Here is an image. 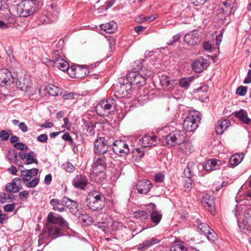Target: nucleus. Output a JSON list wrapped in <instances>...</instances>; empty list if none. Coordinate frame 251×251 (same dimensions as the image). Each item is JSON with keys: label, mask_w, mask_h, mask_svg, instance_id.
<instances>
[{"label": "nucleus", "mask_w": 251, "mask_h": 251, "mask_svg": "<svg viewBox=\"0 0 251 251\" xmlns=\"http://www.w3.org/2000/svg\"><path fill=\"white\" fill-rule=\"evenodd\" d=\"M191 80L187 78H181L179 81V85L181 87L187 88L190 84Z\"/></svg>", "instance_id": "nucleus-44"}, {"label": "nucleus", "mask_w": 251, "mask_h": 251, "mask_svg": "<svg viewBox=\"0 0 251 251\" xmlns=\"http://www.w3.org/2000/svg\"><path fill=\"white\" fill-rule=\"evenodd\" d=\"M61 51L58 50H54L52 53V60L54 61L53 62L58 60L60 61L61 59H63L60 57V53Z\"/></svg>", "instance_id": "nucleus-52"}, {"label": "nucleus", "mask_w": 251, "mask_h": 251, "mask_svg": "<svg viewBox=\"0 0 251 251\" xmlns=\"http://www.w3.org/2000/svg\"><path fill=\"white\" fill-rule=\"evenodd\" d=\"M17 156L18 153L14 149L10 150L7 154V157L11 163H16L18 161Z\"/></svg>", "instance_id": "nucleus-35"}, {"label": "nucleus", "mask_w": 251, "mask_h": 251, "mask_svg": "<svg viewBox=\"0 0 251 251\" xmlns=\"http://www.w3.org/2000/svg\"><path fill=\"white\" fill-rule=\"evenodd\" d=\"M87 136H93L95 135V129L92 125L88 124L85 125Z\"/></svg>", "instance_id": "nucleus-48"}, {"label": "nucleus", "mask_w": 251, "mask_h": 251, "mask_svg": "<svg viewBox=\"0 0 251 251\" xmlns=\"http://www.w3.org/2000/svg\"><path fill=\"white\" fill-rule=\"evenodd\" d=\"M133 153L136 156V159H141L145 154L144 151L141 150L139 148H136L132 151Z\"/></svg>", "instance_id": "nucleus-51"}, {"label": "nucleus", "mask_w": 251, "mask_h": 251, "mask_svg": "<svg viewBox=\"0 0 251 251\" xmlns=\"http://www.w3.org/2000/svg\"><path fill=\"white\" fill-rule=\"evenodd\" d=\"M127 78L131 83L132 86H136L137 87L139 88L146 83L145 76H144L140 73L130 72L127 75Z\"/></svg>", "instance_id": "nucleus-10"}, {"label": "nucleus", "mask_w": 251, "mask_h": 251, "mask_svg": "<svg viewBox=\"0 0 251 251\" xmlns=\"http://www.w3.org/2000/svg\"><path fill=\"white\" fill-rule=\"evenodd\" d=\"M222 7L224 9L226 12L228 14V15L232 12L234 13L235 9L234 0H226V1L224 2L223 6H222Z\"/></svg>", "instance_id": "nucleus-29"}, {"label": "nucleus", "mask_w": 251, "mask_h": 251, "mask_svg": "<svg viewBox=\"0 0 251 251\" xmlns=\"http://www.w3.org/2000/svg\"><path fill=\"white\" fill-rule=\"evenodd\" d=\"M234 117L239 119L243 123L247 125L251 124V119L248 117V113L244 109H241L234 112Z\"/></svg>", "instance_id": "nucleus-21"}, {"label": "nucleus", "mask_w": 251, "mask_h": 251, "mask_svg": "<svg viewBox=\"0 0 251 251\" xmlns=\"http://www.w3.org/2000/svg\"><path fill=\"white\" fill-rule=\"evenodd\" d=\"M87 207L93 211L101 210L105 205V198L103 194L96 191L90 192L86 199Z\"/></svg>", "instance_id": "nucleus-2"}, {"label": "nucleus", "mask_w": 251, "mask_h": 251, "mask_svg": "<svg viewBox=\"0 0 251 251\" xmlns=\"http://www.w3.org/2000/svg\"><path fill=\"white\" fill-rule=\"evenodd\" d=\"M19 155L22 160L25 159V164L29 165L32 163L38 164V161L37 159L35 157L36 156V153L31 151L29 152H24L20 151L19 153Z\"/></svg>", "instance_id": "nucleus-18"}, {"label": "nucleus", "mask_w": 251, "mask_h": 251, "mask_svg": "<svg viewBox=\"0 0 251 251\" xmlns=\"http://www.w3.org/2000/svg\"><path fill=\"white\" fill-rule=\"evenodd\" d=\"M247 88L245 86H240L236 90V94L240 96H244L246 95Z\"/></svg>", "instance_id": "nucleus-49"}, {"label": "nucleus", "mask_w": 251, "mask_h": 251, "mask_svg": "<svg viewBox=\"0 0 251 251\" xmlns=\"http://www.w3.org/2000/svg\"><path fill=\"white\" fill-rule=\"evenodd\" d=\"M160 83L162 86L167 87L170 84V82L168 78L166 76H162L160 79Z\"/></svg>", "instance_id": "nucleus-62"}, {"label": "nucleus", "mask_w": 251, "mask_h": 251, "mask_svg": "<svg viewBox=\"0 0 251 251\" xmlns=\"http://www.w3.org/2000/svg\"><path fill=\"white\" fill-rule=\"evenodd\" d=\"M100 26L101 30L108 33H113L117 29V24L114 21L101 24Z\"/></svg>", "instance_id": "nucleus-28"}, {"label": "nucleus", "mask_w": 251, "mask_h": 251, "mask_svg": "<svg viewBox=\"0 0 251 251\" xmlns=\"http://www.w3.org/2000/svg\"><path fill=\"white\" fill-rule=\"evenodd\" d=\"M230 122L229 120L225 119L219 120L217 124L215 129L217 134H222L224 130L230 126Z\"/></svg>", "instance_id": "nucleus-24"}, {"label": "nucleus", "mask_w": 251, "mask_h": 251, "mask_svg": "<svg viewBox=\"0 0 251 251\" xmlns=\"http://www.w3.org/2000/svg\"><path fill=\"white\" fill-rule=\"evenodd\" d=\"M39 182V179L36 177L31 181H29L28 183L26 184L25 186L28 188H33L38 184Z\"/></svg>", "instance_id": "nucleus-53"}, {"label": "nucleus", "mask_w": 251, "mask_h": 251, "mask_svg": "<svg viewBox=\"0 0 251 251\" xmlns=\"http://www.w3.org/2000/svg\"><path fill=\"white\" fill-rule=\"evenodd\" d=\"M21 175L23 177V180L25 182H29L31 179V176L26 173L25 170H23L21 172Z\"/></svg>", "instance_id": "nucleus-54"}, {"label": "nucleus", "mask_w": 251, "mask_h": 251, "mask_svg": "<svg viewBox=\"0 0 251 251\" xmlns=\"http://www.w3.org/2000/svg\"><path fill=\"white\" fill-rule=\"evenodd\" d=\"M21 189L18 185L14 182L7 183L5 186V190L7 192L10 193H16Z\"/></svg>", "instance_id": "nucleus-34"}, {"label": "nucleus", "mask_w": 251, "mask_h": 251, "mask_svg": "<svg viewBox=\"0 0 251 251\" xmlns=\"http://www.w3.org/2000/svg\"><path fill=\"white\" fill-rule=\"evenodd\" d=\"M72 184L75 188L82 190L87 185L88 179L85 176L77 175L74 178Z\"/></svg>", "instance_id": "nucleus-19"}, {"label": "nucleus", "mask_w": 251, "mask_h": 251, "mask_svg": "<svg viewBox=\"0 0 251 251\" xmlns=\"http://www.w3.org/2000/svg\"><path fill=\"white\" fill-rule=\"evenodd\" d=\"M149 240H146L144 241L142 244H140L138 245V249L139 250H145L146 249L150 247L151 245H150Z\"/></svg>", "instance_id": "nucleus-59"}, {"label": "nucleus", "mask_w": 251, "mask_h": 251, "mask_svg": "<svg viewBox=\"0 0 251 251\" xmlns=\"http://www.w3.org/2000/svg\"><path fill=\"white\" fill-rule=\"evenodd\" d=\"M175 137L173 131L166 136L165 140L168 146H173L176 145L175 140Z\"/></svg>", "instance_id": "nucleus-36"}, {"label": "nucleus", "mask_w": 251, "mask_h": 251, "mask_svg": "<svg viewBox=\"0 0 251 251\" xmlns=\"http://www.w3.org/2000/svg\"><path fill=\"white\" fill-rule=\"evenodd\" d=\"M116 105V100L113 98L103 100L98 103L96 111L100 116H107L114 111Z\"/></svg>", "instance_id": "nucleus-3"}, {"label": "nucleus", "mask_w": 251, "mask_h": 251, "mask_svg": "<svg viewBox=\"0 0 251 251\" xmlns=\"http://www.w3.org/2000/svg\"><path fill=\"white\" fill-rule=\"evenodd\" d=\"M10 135L8 131L5 130H0V139L2 141L8 140L9 138ZM1 145V141H0V147Z\"/></svg>", "instance_id": "nucleus-45"}, {"label": "nucleus", "mask_w": 251, "mask_h": 251, "mask_svg": "<svg viewBox=\"0 0 251 251\" xmlns=\"http://www.w3.org/2000/svg\"><path fill=\"white\" fill-rule=\"evenodd\" d=\"M61 203L64 206L69 208L70 212L75 215L78 216L80 211L78 203L76 201H72L66 197H64L61 201Z\"/></svg>", "instance_id": "nucleus-13"}, {"label": "nucleus", "mask_w": 251, "mask_h": 251, "mask_svg": "<svg viewBox=\"0 0 251 251\" xmlns=\"http://www.w3.org/2000/svg\"><path fill=\"white\" fill-rule=\"evenodd\" d=\"M186 248L183 244L180 243L175 245L170 248V251H186Z\"/></svg>", "instance_id": "nucleus-43"}, {"label": "nucleus", "mask_w": 251, "mask_h": 251, "mask_svg": "<svg viewBox=\"0 0 251 251\" xmlns=\"http://www.w3.org/2000/svg\"><path fill=\"white\" fill-rule=\"evenodd\" d=\"M14 78L11 73L6 69H2L0 71V85L5 86L8 83L13 82Z\"/></svg>", "instance_id": "nucleus-17"}, {"label": "nucleus", "mask_w": 251, "mask_h": 251, "mask_svg": "<svg viewBox=\"0 0 251 251\" xmlns=\"http://www.w3.org/2000/svg\"><path fill=\"white\" fill-rule=\"evenodd\" d=\"M198 228L204 234H206L211 228L206 223H201L198 226Z\"/></svg>", "instance_id": "nucleus-42"}, {"label": "nucleus", "mask_w": 251, "mask_h": 251, "mask_svg": "<svg viewBox=\"0 0 251 251\" xmlns=\"http://www.w3.org/2000/svg\"><path fill=\"white\" fill-rule=\"evenodd\" d=\"M206 235L208 240L211 242H213L218 239L217 234L212 228Z\"/></svg>", "instance_id": "nucleus-41"}, {"label": "nucleus", "mask_w": 251, "mask_h": 251, "mask_svg": "<svg viewBox=\"0 0 251 251\" xmlns=\"http://www.w3.org/2000/svg\"><path fill=\"white\" fill-rule=\"evenodd\" d=\"M159 139L156 135H145L140 140L141 145L144 147H151L156 146Z\"/></svg>", "instance_id": "nucleus-14"}, {"label": "nucleus", "mask_w": 251, "mask_h": 251, "mask_svg": "<svg viewBox=\"0 0 251 251\" xmlns=\"http://www.w3.org/2000/svg\"><path fill=\"white\" fill-rule=\"evenodd\" d=\"M46 90L50 95L53 97H57L62 94L61 89L52 84H48L46 87Z\"/></svg>", "instance_id": "nucleus-25"}, {"label": "nucleus", "mask_w": 251, "mask_h": 251, "mask_svg": "<svg viewBox=\"0 0 251 251\" xmlns=\"http://www.w3.org/2000/svg\"><path fill=\"white\" fill-rule=\"evenodd\" d=\"M17 12L20 16L27 17L35 12V5L31 0H24L17 5Z\"/></svg>", "instance_id": "nucleus-5"}, {"label": "nucleus", "mask_w": 251, "mask_h": 251, "mask_svg": "<svg viewBox=\"0 0 251 251\" xmlns=\"http://www.w3.org/2000/svg\"><path fill=\"white\" fill-rule=\"evenodd\" d=\"M176 145L183 143L186 139V134L184 130H176L173 131Z\"/></svg>", "instance_id": "nucleus-26"}, {"label": "nucleus", "mask_w": 251, "mask_h": 251, "mask_svg": "<svg viewBox=\"0 0 251 251\" xmlns=\"http://www.w3.org/2000/svg\"><path fill=\"white\" fill-rule=\"evenodd\" d=\"M201 120V117L199 112L197 111L191 112L184 120L183 128L188 132H193L198 127Z\"/></svg>", "instance_id": "nucleus-4"}, {"label": "nucleus", "mask_w": 251, "mask_h": 251, "mask_svg": "<svg viewBox=\"0 0 251 251\" xmlns=\"http://www.w3.org/2000/svg\"><path fill=\"white\" fill-rule=\"evenodd\" d=\"M15 206L16 205L15 203L8 204L4 206L3 210L5 212H12L15 208Z\"/></svg>", "instance_id": "nucleus-57"}, {"label": "nucleus", "mask_w": 251, "mask_h": 251, "mask_svg": "<svg viewBox=\"0 0 251 251\" xmlns=\"http://www.w3.org/2000/svg\"><path fill=\"white\" fill-rule=\"evenodd\" d=\"M98 226L104 232L107 231L109 229V226L106 222L98 223Z\"/></svg>", "instance_id": "nucleus-56"}, {"label": "nucleus", "mask_w": 251, "mask_h": 251, "mask_svg": "<svg viewBox=\"0 0 251 251\" xmlns=\"http://www.w3.org/2000/svg\"><path fill=\"white\" fill-rule=\"evenodd\" d=\"M82 221L83 223L90 225L93 223V219L91 216L85 214L82 216Z\"/></svg>", "instance_id": "nucleus-50"}, {"label": "nucleus", "mask_w": 251, "mask_h": 251, "mask_svg": "<svg viewBox=\"0 0 251 251\" xmlns=\"http://www.w3.org/2000/svg\"><path fill=\"white\" fill-rule=\"evenodd\" d=\"M243 158V153L235 154L230 157L229 160V164L232 167L236 166L241 162Z\"/></svg>", "instance_id": "nucleus-30"}, {"label": "nucleus", "mask_w": 251, "mask_h": 251, "mask_svg": "<svg viewBox=\"0 0 251 251\" xmlns=\"http://www.w3.org/2000/svg\"><path fill=\"white\" fill-rule=\"evenodd\" d=\"M251 82V70H249L245 80L243 81L244 84H248Z\"/></svg>", "instance_id": "nucleus-64"}, {"label": "nucleus", "mask_w": 251, "mask_h": 251, "mask_svg": "<svg viewBox=\"0 0 251 251\" xmlns=\"http://www.w3.org/2000/svg\"><path fill=\"white\" fill-rule=\"evenodd\" d=\"M135 217L141 220H144L148 218L149 214L145 211L139 210L134 212Z\"/></svg>", "instance_id": "nucleus-38"}, {"label": "nucleus", "mask_w": 251, "mask_h": 251, "mask_svg": "<svg viewBox=\"0 0 251 251\" xmlns=\"http://www.w3.org/2000/svg\"><path fill=\"white\" fill-rule=\"evenodd\" d=\"M112 145L113 151L118 156L124 157L129 152L128 145L123 140H116Z\"/></svg>", "instance_id": "nucleus-9"}, {"label": "nucleus", "mask_w": 251, "mask_h": 251, "mask_svg": "<svg viewBox=\"0 0 251 251\" xmlns=\"http://www.w3.org/2000/svg\"><path fill=\"white\" fill-rule=\"evenodd\" d=\"M184 175L185 177L188 178H191L193 176V173L189 167V165H188L187 167L184 170Z\"/></svg>", "instance_id": "nucleus-60"}, {"label": "nucleus", "mask_w": 251, "mask_h": 251, "mask_svg": "<svg viewBox=\"0 0 251 251\" xmlns=\"http://www.w3.org/2000/svg\"><path fill=\"white\" fill-rule=\"evenodd\" d=\"M48 139V137L47 134H42L39 135L37 138V140L42 143H46L47 142Z\"/></svg>", "instance_id": "nucleus-61"}, {"label": "nucleus", "mask_w": 251, "mask_h": 251, "mask_svg": "<svg viewBox=\"0 0 251 251\" xmlns=\"http://www.w3.org/2000/svg\"><path fill=\"white\" fill-rule=\"evenodd\" d=\"M181 35L180 33H178L175 35H174L171 40L169 41L168 42V45H173L175 43L179 41L181 37Z\"/></svg>", "instance_id": "nucleus-58"}, {"label": "nucleus", "mask_w": 251, "mask_h": 251, "mask_svg": "<svg viewBox=\"0 0 251 251\" xmlns=\"http://www.w3.org/2000/svg\"><path fill=\"white\" fill-rule=\"evenodd\" d=\"M226 163L225 161L212 158L207 160L203 164V167L207 171H212L225 168Z\"/></svg>", "instance_id": "nucleus-12"}, {"label": "nucleus", "mask_w": 251, "mask_h": 251, "mask_svg": "<svg viewBox=\"0 0 251 251\" xmlns=\"http://www.w3.org/2000/svg\"><path fill=\"white\" fill-rule=\"evenodd\" d=\"M154 179L157 182H162L164 179V175L162 174H156L154 176Z\"/></svg>", "instance_id": "nucleus-63"}, {"label": "nucleus", "mask_w": 251, "mask_h": 251, "mask_svg": "<svg viewBox=\"0 0 251 251\" xmlns=\"http://www.w3.org/2000/svg\"><path fill=\"white\" fill-rule=\"evenodd\" d=\"M152 187L151 182L148 179H143L136 185L138 193L140 194H147Z\"/></svg>", "instance_id": "nucleus-16"}, {"label": "nucleus", "mask_w": 251, "mask_h": 251, "mask_svg": "<svg viewBox=\"0 0 251 251\" xmlns=\"http://www.w3.org/2000/svg\"><path fill=\"white\" fill-rule=\"evenodd\" d=\"M136 65L137 67L135 68V70H140V73L145 76V79L147 77H152L153 75V72L149 70L148 68L143 67L142 66V62L140 60H137L134 62V66Z\"/></svg>", "instance_id": "nucleus-22"}, {"label": "nucleus", "mask_w": 251, "mask_h": 251, "mask_svg": "<svg viewBox=\"0 0 251 251\" xmlns=\"http://www.w3.org/2000/svg\"><path fill=\"white\" fill-rule=\"evenodd\" d=\"M31 82L28 79L21 77L17 79L16 81V85L17 88L24 91H27L30 87Z\"/></svg>", "instance_id": "nucleus-23"}, {"label": "nucleus", "mask_w": 251, "mask_h": 251, "mask_svg": "<svg viewBox=\"0 0 251 251\" xmlns=\"http://www.w3.org/2000/svg\"><path fill=\"white\" fill-rule=\"evenodd\" d=\"M55 225H59L65 229L69 228L68 223L61 216H54L52 213L50 212L47 217V229H45L40 234V236L54 239L63 235L60 228Z\"/></svg>", "instance_id": "nucleus-1"}, {"label": "nucleus", "mask_w": 251, "mask_h": 251, "mask_svg": "<svg viewBox=\"0 0 251 251\" xmlns=\"http://www.w3.org/2000/svg\"><path fill=\"white\" fill-rule=\"evenodd\" d=\"M238 226L240 230L246 232L251 231V207H247L243 212L242 221H238Z\"/></svg>", "instance_id": "nucleus-8"}, {"label": "nucleus", "mask_w": 251, "mask_h": 251, "mask_svg": "<svg viewBox=\"0 0 251 251\" xmlns=\"http://www.w3.org/2000/svg\"><path fill=\"white\" fill-rule=\"evenodd\" d=\"M111 143L109 139H106L104 137H97L94 143V152L99 155L106 153L111 146Z\"/></svg>", "instance_id": "nucleus-7"}, {"label": "nucleus", "mask_w": 251, "mask_h": 251, "mask_svg": "<svg viewBox=\"0 0 251 251\" xmlns=\"http://www.w3.org/2000/svg\"><path fill=\"white\" fill-rule=\"evenodd\" d=\"M208 66L206 60L201 57L198 58L192 64V69L197 73L202 72Z\"/></svg>", "instance_id": "nucleus-20"}, {"label": "nucleus", "mask_w": 251, "mask_h": 251, "mask_svg": "<svg viewBox=\"0 0 251 251\" xmlns=\"http://www.w3.org/2000/svg\"><path fill=\"white\" fill-rule=\"evenodd\" d=\"M80 66H69V69L67 70L68 75L72 77L75 78H82L85 74L80 75L79 72L81 71Z\"/></svg>", "instance_id": "nucleus-27"}, {"label": "nucleus", "mask_w": 251, "mask_h": 251, "mask_svg": "<svg viewBox=\"0 0 251 251\" xmlns=\"http://www.w3.org/2000/svg\"><path fill=\"white\" fill-rule=\"evenodd\" d=\"M186 155H188L194 151L193 146L189 143H185L179 147Z\"/></svg>", "instance_id": "nucleus-37"}, {"label": "nucleus", "mask_w": 251, "mask_h": 251, "mask_svg": "<svg viewBox=\"0 0 251 251\" xmlns=\"http://www.w3.org/2000/svg\"><path fill=\"white\" fill-rule=\"evenodd\" d=\"M201 204L206 209H207L211 214L215 215L216 213L215 209V203L214 201L210 200V201L206 202L205 201H201Z\"/></svg>", "instance_id": "nucleus-33"}, {"label": "nucleus", "mask_w": 251, "mask_h": 251, "mask_svg": "<svg viewBox=\"0 0 251 251\" xmlns=\"http://www.w3.org/2000/svg\"><path fill=\"white\" fill-rule=\"evenodd\" d=\"M15 196L12 194H7L5 193H0V202L3 203L8 200H14Z\"/></svg>", "instance_id": "nucleus-39"}, {"label": "nucleus", "mask_w": 251, "mask_h": 251, "mask_svg": "<svg viewBox=\"0 0 251 251\" xmlns=\"http://www.w3.org/2000/svg\"><path fill=\"white\" fill-rule=\"evenodd\" d=\"M63 166L64 169L70 173L73 172L75 169V167L71 163L69 162H65Z\"/></svg>", "instance_id": "nucleus-47"}, {"label": "nucleus", "mask_w": 251, "mask_h": 251, "mask_svg": "<svg viewBox=\"0 0 251 251\" xmlns=\"http://www.w3.org/2000/svg\"><path fill=\"white\" fill-rule=\"evenodd\" d=\"M201 40V37L196 30L191 31L186 34L184 38V42L192 46L197 45Z\"/></svg>", "instance_id": "nucleus-15"}, {"label": "nucleus", "mask_w": 251, "mask_h": 251, "mask_svg": "<svg viewBox=\"0 0 251 251\" xmlns=\"http://www.w3.org/2000/svg\"><path fill=\"white\" fill-rule=\"evenodd\" d=\"M54 63V67L58 68L63 72L67 71V70L69 69V63L64 59H62L60 61L57 60Z\"/></svg>", "instance_id": "nucleus-32"}, {"label": "nucleus", "mask_w": 251, "mask_h": 251, "mask_svg": "<svg viewBox=\"0 0 251 251\" xmlns=\"http://www.w3.org/2000/svg\"><path fill=\"white\" fill-rule=\"evenodd\" d=\"M106 158L105 156L98 157L94 162L92 166L93 172L95 174H102L105 176L104 171L107 168Z\"/></svg>", "instance_id": "nucleus-11"}, {"label": "nucleus", "mask_w": 251, "mask_h": 251, "mask_svg": "<svg viewBox=\"0 0 251 251\" xmlns=\"http://www.w3.org/2000/svg\"><path fill=\"white\" fill-rule=\"evenodd\" d=\"M150 218L151 221L154 223L155 225H157L160 223L162 218V214L157 210H152L150 214Z\"/></svg>", "instance_id": "nucleus-31"}, {"label": "nucleus", "mask_w": 251, "mask_h": 251, "mask_svg": "<svg viewBox=\"0 0 251 251\" xmlns=\"http://www.w3.org/2000/svg\"><path fill=\"white\" fill-rule=\"evenodd\" d=\"M76 96V94H75L74 93L72 92H65L63 95L62 98L64 100H73L75 98V96Z\"/></svg>", "instance_id": "nucleus-55"}, {"label": "nucleus", "mask_w": 251, "mask_h": 251, "mask_svg": "<svg viewBox=\"0 0 251 251\" xmlns=\"http://www.w3.org/2000/svg\"><path fill=\"white\" fill-rule=\"evenodd\" d=\"M132 85L127 78H123L116 85L114 96L117 98H122L129 94L132 88Z\"/></svg>", "instance_id": "nucleus-6"}, {"label": "nucleus", "mask_w": 251, "mask_h": 251, "mask_svg": "<svg viewBox=\"0 0 251 251\" xmlns=\"http://www.w3.org/2000/svg\"><path fill=\"white\" fill-rule=\"evenodd\" d=\"M228 15L222 6H219L217 10V18L219 20L225 19Z\"/></svg>", "instance_id": "nucleus-40"}, {"label": "nucleus", "mask_w": 251, "mask_h": 251, "mask_svg": "<svg viewBox=\"0 0 251 251\" xmlns=\"http://www.w3.org/2000/svg\"><path fill=\"white\" fill-rule=\"evenodd\" d=\"M13 146L16 149L22 151H27L28 149V147L22 142L16 143Z\"/></svg>", "instance_id": "nucleus-46"}]
</instances>
